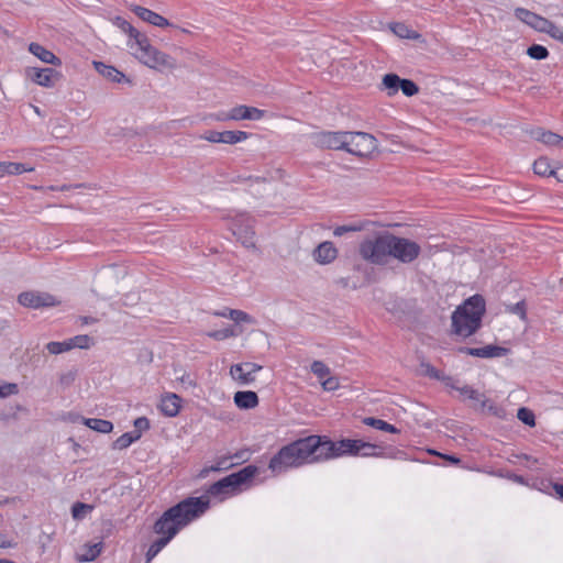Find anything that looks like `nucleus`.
Wrapping results in <instances>:
<instances>
[{
    "mask_svg": "<svg viewBox=\"0 0 563 563\" xmlns=\"http://www.w3.org/2000/svg\"><path fill=\"white\" fill-rule=\"evenodd\" d=\"M360 454V440L342 439L338 442L325 435H309L284 445L274 454L268 463V470L279 475L290 468L305 464L327 461L343 455Z\"/></svg>",
    "mask_w": 563,
    "mask_h": 563,
    "instance_id": "1",
    "label": "nucleus"
},
{
    "mask_svg": "<svg viewBox=\"0 0 563 563\" xmlns=\"http://www.w3.org/2000/svg\"><path fill=\"white\" fill-rule=\"evenodd\" d=\"M210 508L206 496L187 497L165 510L155 521L153 531L159 536L146 552L148 563L185 527L200 518Z\"/></svg>",
    "mask_w": 563,
    "mask_h": 563,
    "instance_id": "2",
    "label": "nucleus"
},
{
    "mask_svg": "<svg viewBox=\"0 0 563 563\" xmlns=\"http://www.w3.org/2000/svg\"><path fill=\"white\" fill-rule=\"evenodd\" d=\"M358 253L364 261L377 266L386 265L389 257L411 264L419 257L421 246L410 239L385 232L361 242Z\"/></svg>",
    "mask_w": 563,
    "mask_h": 563,
    "instance_id": "3",
    "label": "nucleus"
},
{
    "mask_svg": "<svg viewBox=\"0 0 563 563\" xmlns=\"http://www.w3.org/2000/svg\"><path fill=\"white\" fill-rule=\"evenodd\" d=\"M113 24L126 33L133 43H129L131 48L136 47L135 57L144 65L156 69H173L176 67V60L169 55L152 46L146 34L141 33L130 22L121 16L113 19Z\"/></svg>",
    "mask_w": 563,
    "mask_h": 563,
    "instance_id": "4",
    "label": "nucleus"
},
{
    "mask_svg": "<svg viewBox=\"0 0 563 563\" xmlns=\"http://www.w3.org/2000/svg\"><path fill=\"white\" fill-rule=\"evenodd\" d=\"M486 312V302L482 295L475 294L463 301L451 316L452 333L468 338L482 327Z\"/></svg>",
    "mask_w": 563,
    "mask_h": 563,
    "instance_id": "5",
    "label": "nucleus"
},
{
    "mask_svg": "<svg viewBox=\"0 0 563 563\" xmlns=\"http://www.w3.org/2000/svg\"><path fill=\"white\" fill-rule=\"evenodd\" d=\"M258 473L256 465H246L238 472L231 473L228 476L211 484L205 495L208 499L209 496L219 498L220 500L227 497L234 496L241 493L245 487H249L252 479Z\"/></svg>",
    "mask_w": 563,
    "mask_h": 563,
    "instance_id": "6",
    "label": "nucleus"
},
{
    "mask_svg": "<svg viewBox=\"0 0 563 563\" xmlns=\"http://www.w3.org/2000/svg\"><path fill=\"white\" fill-rule=\"evenodd\" d=\"M230 229L244 247H256L254 219L249 213L236 214L231 222Z\"/></svg>",
    "mask_w": 563,
    "mask_h": 563,
    "instance_id": "7",
    "label": "nucleus"
},
{
    "mask_svg": "<svg viewBox=\"0 0 563 563\" xmlns=\"http://www.w3.org/2000/svg\"><path fill=\"white\" fill-rule=\"evenodd\" d=\"M376 139L366 132H349L347 145L344 148L347 153L363 157L376 148Z\"/></svg>",
    "mask_w": 563,
    "mask_h": 563,
    "instance_id": "8",
    "label": "nucleus"
},
{
    "mask_svg": "<svg viewBox=\"0 0 563 563\" xmlns=\"http://www.w3.org/2000/svg\"><path fill=\"white\" fill-rule=\"evenodd\" d=\"M349 132L322 131L311 134L314 146L322 150H343L347 145Z\"/></svg>",
    "mask_w": 563,
    "mask_h": 563,
    "instance_id": "9",
    "label": "nucleus"
},
{
    "mask_svg": "<svg viewBox=\"0 0 563 563\" xmlns=\"http://www.w3.org/2000/svg\"><path fill=\"white\" fill-rule=\"evenodd\" d=\"M18 301L23 307L32 309L54 307L59 303L53 295L37 291L21 292L18 297Z\"/></svg>",
    "mask_w": 563,
    "mask_h": 563,
    "instance_id": "10",
    "label": "nucleus"
},
{
    "mask_svg": "<svg viewBox=\"0 0 563 563\" xmlns=\"http://www.w3.org/2000/svg\"><path fill=\"white\" fill-rule=\"evenodd\" d=\"M27 77L38 86L53 88L60 80L62 74L54 68L30 67L26 69Z\"/></svg>",
    "mask_w": 563,
    "mask_h": 563,
    "instance_id": "11",
    "label": "nucleus"
},
{
    "mask_svg": "<svg viewBox=\"0 0 563 563\" xmlns=\"http://www.w3.org/2000/svg\"><path fill=\"white\" fill-rule=\"evenodd\" d=\"M249 135L250 134L244 131L219 132L216 130H210L205 132V134L201 135V139L211 143L236 144L239 142L246 140Z\"/></svg>",
    "mask_w": 563,
    "mask_h": 563,
    "instance_id": "12",
    "label": "nucleus"
},
{
    "mask_svg": "<svg viewBox=\"0 0 563 563\" xmlns=\"http://www.w3.org/2000/svg\"><path fill=\"white\" fill-rule=\"evenodd\" d=\"M261 369V365L252 362H245L232 365L230 374L233 379L238 380L240 384L249 385L255 380V373Z\"/></svg>",
    "mask_w": 563,
    "mask_h": 563,
    "instance_id": "13",
    "label": "nucleus"
},
{
    "mask_svg": "<svg viewBox=\"0 0 563 563\" xmlns=\"http://www.w3.org/2000/svg\"><path fill=\"white\" fill-rule=\"evenodd\" d=\"M448 386L457 390L463 397L472 400L474 402L472 405L474 409L482 411L485 410L486 405L488 404V398H486L484 394H481L478 390L468 385H464L462 387L456 386L453 384V382L451 384L448 383Z\"/></svg>",
    "mask_w": 563,
    "mask_h": 563,
    "instance_id": "14",
    "label": "nucleus"
},
{
    "mask_svg": "<svg viewBox=\"0 0 563 563\" xmlns=\"http://www.w3.org/2000/svg\"><path fill=\"white\" fill-rule=\"evenodd\" d=\"M515 16L541 33H543L548 22L550 21L547 18H543L525 8H517L515 10Z\"/></svg>",
    "mask_w": 563,
    "mask_h": 563,
    "instance_id": "15",
    "label": "nucleus"
},
{
    "mask_svg": "<svg viewBox=\"0 0 563 563\" xmlns=\"http://www.w3.org/2000/svg\"><path fill=\"white\" fill-rule=\"evenodd\" d=\"M130 10L133 13H135L141 20H143L152 25H155L158 27H165V26L172 25L166 18H164L161 14H158L150 9H146L144 7H141L137 4H132V5H130Z\"/></svg>",
    "mask_w": 563,
    "mask_h": 563,
    "instance_id": "16",
    "label": "nucleus"
},
{
    "mask_svg": "<svg viewBox=\"0 0 563 563\" xmlns=\"http://www.w3.org/2000/svg\"><path fill=\"white\" fill-rule=\"evenodd\" d=\"M338 249L330 241L321 242L313 250V260L321 265H327L332 263L338 257Z\"/></svg>",
    "mask_w": 563,
    "mask_h": 563,
    "instance_id": "17",
    "label": "nucleus"
},
{
    "mask_svg": "<svg viewBox=\"0 0 563 563\" xmlns=\"http://www.w3.org/2000/svg\"><path fill=\"white\" fill-rule=\"evenodd\" d=\"M265 111L257 109L255 107H249V106H236L231 109V118L234 121L240 120H261L264 118Z\"/></svg>",
    "mask_w": 563,
    "mask_h": 563,
    "instance_id": "18",
    "label": "nucleus"
},
{
    "mask_svg": "<svg viewBox=\"0 0 563 563\" xmlns=\"http://www.w3.org/2000/svg\"><path fill=\"white\" fill-rule=\"evenodd\" d=\"M93 66H95V69L101 76H103L104 78H107L108 80H110L112 82H118V84L123 82V81L130 82V79L126 78V76L122 71L117 69L114 66L107 65L102 62H93Z\"/></svg>",
    "mask_w": 563,
    "mask_h": 563,
    "instance_id": "19",
    "label": "nucleus"
},
{
    "mask_svg": "<svg viewBox=\"0 0 563 563\" xmlns=\"http://www.w3.org/2000/svg\"><path fill=\"white\" fill-rule=\"evenodd\" d=\"M180 402L181 398L178 395L174 393L166 394L161 399L159 409L166 417H175L180 410Z\"/></svg>",
    "mask_w": 563,
    "mask_h": 563,
    "instance_id": "20",
    "label": "nucleus"
},
{
    "mask_svg": "<svg viewBox=\"0 0 563 563\" xmlns=\"http://www.w3.org/2000/svg\"><path fill=\"white\" fill-rule=\"evenodd\" d=\"M29 52L36 56L43 63L51 64L54 66L62 65V60L59 57H57L52 51L45 48L43 45L38 43H30Z\"/></svg>",
    "mask_w": 563,
    "mask_h": 563,
    "instance_id": "21",
    "label": "nucleus"
},
{
    "mask_svg": "<svg viewBox=\"0 0 563 563\" xmlns=\"http://www.w3.org/2000/svg\"><path fill=\"white\" fill-rule=\"evenodd\" d=\"M233 399L240 409H253L258 405V396L253 390H239L234 394Z\"/></svg>",
    "mask_w": 563,
    "mask_h": 563,
    "instance_id": "22",
    "label": "nucleus"
},
{
    "mask_svg": "<svg viewBox=\"0 0 563 563\" xmlns=\"http://www.w3.org/2000/svg\"><path fill=\"white\" fill-rule=\"evenodd\" d=\"M34 168L23 163L0 162V177L4 175H20L26 172H33Z\"/></svg>",
    "mask_w": 563,
    "mask_h": 563,
    "instance_id": "23",
    "label": "nucleus"
},
{
    "mask_svg": "<svg viewBox=\"0 0 563 563\" xmlns=\"http://www.w3.org/2000/svg\"><path fill=\"white\" fill-rule=\"evenodd\" d=\"M358 455L364 456V457H385V456L391 457V455L385 454L383 446H380L378 444L365 442L363 440H360V454Z\"/></svg>",
    "mask_w": 563,
    "mask_h": 563,
    "instance_id": "24",
    "label": "nucleus"
},
{
    "mask_svg": "<svg viewBox=\"0 0 563 563\" xmlns=\"http://www.w3.org/2000/svg\"><path fill=\"white\" fill-rule=\"evenodd\" d=\"M243 333V329L236 325H230L221 330H214L207 333V335L217 341H222L228 338L239 336Z\"/></svg>",
    "mask_w": 563,
    "mask_h": 563,
    "instance_id": "25",
    "label": "nucleus"
},
{
    "mask_svg": "<svg viewBox=\"0 0 563 563\" xmlns=\"http://www.w3.org/2000/svg\"><path fill=\"white\" fill-rule=\"evenodd\" d=\"M400 82L401 78L397 74H386L382 79V89H386L387 95L391 97L399 91Z\"/></svg>",
    "mask_w": 563,
    "mask_h": 563,
    "instance_id": "26",
    "label": "nucleus"
},
{
    "mask_svg": "<svg viewBox=\"0 0 563 563\" xmlns=\"http://www.w3.org/2000/svg\"><path fill=\"white\" fill-rule=\"evenodd\" d=\"M84 424L101 433H110L113 430V423L104 419L85 418Z\"/></svg>",
    "mask_w": 563,
    "mask_h": 563,
    "instance_id": "27",
    "label": "nucleus"
},
{
    "mask_svg": "<svg viewBox=\"0 0 563 563\" xmlns=\"http://www.w3.org/2000/svg\"><path fill=\"white\" fill-rule=\"evenodd\" d=\"M362 422L365 426L372 427V428L380 430V431H385V432H389V433H399V430L394 424H390V423L386 422L385 420H382V419H378L375 417H366L362 420Z\"/></svg>",
    "mask_w": 563,
    "mask_h": 563,
    "instance_id": "28",
    "label": "nucleus"
},
{
    "mask_svg": "<svg viewBox=\"0 0 563 563\" xmlns=\"http://www.w3.org/2000/svg\"><path fill=\"white\" fill-rule=\"evenodd\" d=\"M509 353V349L498 345H486L481 347L482 358L503 357Z\"/></svg>",
    "mask_w": 563,
    "mask_h": 563,
    "instance_id": "29",
    "label": "nucleus"
},
{
    "mask_svg": "<svg viewBox=\"0 0 563 563\" xmlns=\"http://www.w3.org/2000/svg\"><path fill=\"white\" fill-rule=\"evenodd\" d=\"M140 439V433L125 432L120 435L113 443V450H124L129 448L133 442Z\"/></svg>",
    "mask_w": 563,
    "mask_h": 563,
    "instance_id": "30",
    "label": "nucleus"
},
{
    "mask_svg": "<svg viewBox=\"0 0 563 563\" xmlns=\"http://www.w3.org/2000/svg\"><path fill=\"white\" fill-rule=\"evenodd\" d=\"M229 462H230V457H227V456H222V457L218 459V461L216 462L214 465L203 467L199 473V477L205 478L206 476H208V474L210 472H220V471L228 470L229 467H231L233 465Z\"/></svg>",
    "mask_w": 563,
    "mask_h": 563,
    "instance_id": "31",
    "label": "nucleus"
},
{
    "mask_svg": "<svg viewBox=\"0 0 563 563\" xmlns=\"http://www.w3.org/2000/svg\"><path fill=\"white\" fill-rule=\"evenodd\" d=\"M552 165L547 157H540L533 163V172L536 175L542 177H550L552 173Z\"/></svg>",
    "mask_w": 563,
    "mask_h": 563,
    "instance_id": "32",
    "label": "nucleus"
},
{
    "mask_svg": "<svg viewBox=\"0 0 563 563\" xmlns=\"http://www.w3.org/2000/svg\"><path fill=\"white\" fill-rule=\"evenodd\" d=\"M102 547V542H98L92 545H85V552L80 554L79 560L81 562L93 561L101 553Z\"/></svg>",
    "mask_w": 563,
    "mask_h": 563,
    "instance_id": "33",
    "label": "nucleus"
},
{
    "mask_svg": "<svg viewBox=\"0 0 563 563\" xmlns=\"http://www.w3.org/2000/svg\"><path fill=\"white\" fill-rule=\"evenodd\" d=\"M228 318L233 320L235 322L236 327H240L239 324L242 322H245V323H254L255 322V320L252 316H250L249 313H246L242 310H236V309H228Z\"/></svg>",
    "mask_w": 563,
    "mask_h": 563,
    "instance_id": "34",
    "label": "nucleus"
},
{
    "mask_svg": "<svg viewBox=\"0 0 563 563\" xmlns=\"http://www.w3.org/2000/svg\"><path fill=\"white\" fill-rule=\"evenodd\" d=\"M73 349H89L93 344V339L88 334H79L67 339Z\"/></svg>",
    "mask_w": 563,
    "mask_h": 563,
    "instance_id": "35",
    "label": "nucleus"
},
{
    "mask_svg": "<svg viewBox=\"0 0 563 563\" xmlns=\"http://www.w3.org/2000/svg\"><path fill=\"white\" fill-rule=\"evenodd\" d=\"M390 30L400 38H416L418 36L405 23L400 22L390 24Z\"/></svg>",
    "mask_w": 563,
    "mask_h": 563,
    "instance_id": "36",
    "label": "nucleus"
},
{
    "mask_svg": "<svg viewBox=\"0 0 563 563\" xmlns=\"http://www.w3.org/2000/svg\"><path fill=\"white\" fill-rule=\"evenodd\" d=\"M365 228H366V222L339 225L333 230V234L335 236H342L346 233L363 231Z\"/></svg>",
    "mask_w": 563,
    "mask_h": 563,
    "instance_id": "37",
    "label": "nucleus"
},
{
    "mask_svg": "<svg viewBox=\"0 0 563 563\" xmlns=\"http://www.w3.org/2000/svg\"><path fill=\"white\" fill-rule=\"evenodd\" d=\"M527 54L532 59L542 60V59L548 58L549 51L543 45L532 44L531 46L528 47Z\"/></svg>",
    "mask_w": 563,
    "mask_h": 563,
    "instance_id": "38",
    "label": "nucleus"
},
{
    "mask_svg": "<svg viewBox=\"0 0 563 563\" xmlns=\"http://www.w3.org/2000/svg\"><path fill=\"white\" fill-rule=\"evenodd\" d=\"M517 418L528 427L536 426V416L533 411L527 407H520L517 411Z\"/></svg>",
    "mask_w": 563,
    "mask_h": 563,
    "instance_id": "39",
    "label": "nucleus"
},
{
    "mask_svg": "<svg viewBox=\"0 0 563 563\" xmlns=\"http://www.w3.org/2000/svg\"><path fill=\"white\" fill-rule=\"evenodd\" d=\"M92 509L93 507L91 505L77 501L71 506V516L75 520H81Z\"/></svg>",
    "mask_w": 563,
    "mask_h": 563,
    "instance_id": "40",
    "label": "nucleus"
},
{
    "mask_svg": "<svg viewBox=\"0 0 563 563\" xmlns=\"http://www.w3.org/2000/svg\"><path fill=\"white\" fill-rule=\"evenodd\" d=\"M46 350L54 355L67 352L71 350V345L69 344L68 340H65L63 342H56L52 341L46 344Z\"/></svg>",
    "mask_w": 563,
    "mask_h": 563,
    "instance_id": "41",
    "label": "nucleus"
},
{
    "mask_svg": "<svg viewBox=\"0 0 563 563\" xmlns=\"http://www.w3.org/2000/svg\"><path fill=\"white\" fill-rule=\"evenodd\" d=\"M506 311L518 316L522 321L527 320V303L525 300H520L515 305L506 306Z\"/></svg>",
    "mask_w": 563,
    "mask_h": 563,
    "instance_id": "42",
    "label": "nucleus"
},
{
    "mask_svg": "<svg viewBox=\"0 0 563 563\" xmlns=\"http://www.w3.org/2000/svg\"><path fill=\"white\" fill-rule=\"evenodd\" d=\"M399 90H401L406 97H412L419 92V86L411 79L401 78Z\"/></svg>",
    "mask_w": 563,
    "mask_h": 563,
    "instance_id": "43",
    "label": "nucleus"
},
{
    "mask_svg": "<svg viewBox=\"0 0 563 563\" xmlns=\"http://www.w3.org/2000/svg\"><path fill=\"white\" fill-rule=\"evenodd\" d=\"M560 135L551 131H540L537 140L550 146H558Z\"/></svg>",
    "mask_w": 563,
    "mask_h": 563,
    "instance_id": "44",
    "label": "nucleus"
},
{
    "mask_svg": "<svg viewBox=\"0 0 563 563\" xmlns=\"http://www.w3.org/2000/svg\"><path fill=\"white\" fill-rule=\"evenodd\" d=\"M423 366L426 367V375L429 376L430 378L442 380L445 383L446 386L448 383L451 384L453 382L452 377L444 376L443 373L437 369L434 366L430 364H423Z\"/></svg>",
    "mask_w": 563,
    "mask_h": 563,
    "instance_id": "45",
    "label": "nucleus"
},
{
    "mask_svg": "<svg viewBox=\"0 0 563 563\" xmlns=\"http://www.w3.org/2000/svg\"><path fill=\"white\" fill-rule=\"evenodd\" d=\"M310 368L311 372L321 380L331 373L330 368L322 361H313Z\"/></svg>",
    "mask_w": 563,
    "mask_h": 563,
    "instance_id": "46",
    "label": "nucleus"
},
{
    "mask_svg": "<svg viewBox=\"0 0 563 563\" xmlns=\"http://www.w3.org/2000/svg\"><path fill=\"white\" fill-rule=\"evenodd\" d=\"M541 484V487L539 488L540 490H548L550 487L555 492L556 496L559 497V499H561L563 501V484L561 483H553L549 479H542L540 482Z\"/></svg>",
    "mask_w": 563,
    "mask_h": 563,
    "instance_id": "47",
    "label": "nucleus"
},
{
    "mask_svg": "<svg viewBox=\"0 0 563 563\" xmlns=\"http://www.w3.org/2000/svg\"><path fill=\"white\" fill-rule=\"evenodd\" d=\"M134 427L135 430L131 431L132 433H140V437L142 435L143 431H146L150 429V420L146 417H139L134 420Z\"/></svg>",
    "mask_w": 563,
    "mask_h": 563,
    "instance_id": "48",
    "label": "nucleus"
},
{
    "mask_svg": "<svg viewBox=\"0 0 563 563\" xmlns=\"http://www.w3.org/2000/svg\"><path fill=\"white\" fill-rule=\"evenodd\" d=\"M322 388L327 391L336 390L340 386L339 379L334 376H327L321 380Z\"/></svg>",
    "mask_w": 563,
    "mask_h": 563,
    "instance_id": "49",
    "label": "nucleus"
},
{
    "mask_svg": "<svg viewBox=\"0 0 563 563\" xmlns=\"http://www.w3.org/2000/svg\"><path fill=\"white\" fill-rule=\"evenodd\" d=\"M19 388L14 383H7L0 386V398L18 394Z\"/></svg>",
    "mask_w": 563,
    "mask_h": 563,
    "instance_id": "50",
    "label": "nucleus"
},
{
    "mask_svg": "<svg viewBox=\"0 0 563 563\" xmlns=\"http://www.w3.org/2000/svg\"><path fill=\"white\" fill-rule=\"evenodd\" d=\"M543 33L549 34L554 40H559L563 33V29L555 25L552 21H549Z\"/></svg>",
    "mask_w": 563,
    "mask_h": 563,
    "instance_id": "51",
    "label": "nucleus"
},
{
    "mask_svg": "<svg viewBox=\"0 0 563 563\" xmlns=\"http://www.w3.org/2000/svg\"><path fill=\"white\" fill-rule=\"evenodd\" d=\"M484 411H487L492 416H495L498 418H503L504 413H505V410L501 407L493 404L489 399H488V404L486 405V408Z\"/></svg>",
    "mask_w": 563,
    "mask_h": 563,
    "instance_id": "52",
    "label": "nucleus"
},
{
    "mask_svg": "<svg viewBox=\"0 0 563 563\" xmlns=\"http://www.w3.org/2000/svg\"><path fill=\"white\" fill-rule=\"evenodd\" d=\"M504 477H506L507 479L509 481H512L517 484H520V485H528L526 478L521 475H518L516 473H512V472H507L505 475H503Z\"/></svg>",
    "mask_w": 563,
    "mask_h": 563,
    "instance_id": "53",
    "label": "nucleus"
},
{
    "mask_svg": "<svg viewBox=\"0 0 563 563\" xmlns=\"http://www.w3.org/2000/svg\"><path fill=\"white\" fill-rule=\"evenodd\" d=\"M459 352L462 354L481 357V347L461 346L459 347Z\"/></svg>",
    "mask_w": 563,
    "mask_h": 563,
    "instance_id": "54",
    "label": "nucleus"
},
{
    "mask_svg": "<svg viewBox=\"0 0 563 563\" xmlns=\"http://www.w3.org/2000/svg\"><path fill=\"white\" fill-rule=\"evenodd\" d=\"M550 177H554L558 181L563 183V166L552 167V173Z\"/></svg>",
    "mask_w": 563,
    "mask_h": 563,
    "instance_id": "55",
    "label": "nucleus"
},
{
    "mask_svg": "<svg viewBox=\"0 0 563 563\" xmlns=\"http://www.w3.org/2000/svg\"><path fill=\"white\" fill-rule=\"evenodd\" d=\"M442 459H444L445 461L450 462L451 464H460L461 463V460L455 456V455H450V454H440Z\"/></svg>",
    "mask_w": 563,
    "mask_h": 563,
    "instance_id": "56",
    "label": "nucleus"
},
{
    "mask_svg": "<svg viewBox=\"0 0 563 563\" xmlns=\"http://www.w3.org/2000/svg\"><path fill=\"white\" fill-rule=\"evenodd\" d=\"M216 120H218V121L232 120V118H231V110L229 112H221V113L217 114L216 115Z\"/></svg>",
    "mask_w": 563,
    "mask_h": 563,
    "instance_id": "57",
    "label": "nucleus"
},
{
    "mask_svg": "<svg viewBox=\"0 0 563 563\" xmlns=\"http://www.w3.org/2000/svg\"><path fill=\"white\" fill-rule=\"evenodd\" d=\"M239 180H255L257 183H261V181H265L266 179L263 178V177H253V176H247L245 178H242V177H239Z\"/></svg>",
    "mask_w": 563,
    "mask_h": 563,
    "instance_id": "58",
    "label": "nucleus"
},
{
    "mask_svg": "<svg viewBox=\"0 0 563 563\" xmlns=\"http://www.w3.org/2000/svg\"><path fill=\"white\" fill-rule=\"evenodd\" d=\"M519 459H523L528 462H532L533 464H537L538 463V460L536 457H532L530 455H527V454H521L518 456Z\"/></svg>",
    "mask_w": 563,
    "mask_h": 563,
    "instance_id": "59",
    "label": "nucleus"
},
{
    "mask_svg": "<svg viewBox=\"0 0 563 563\" xmlns=\"http://www.w3.org/2000/svg\"><path fill=\"white\" fill-rule=\"evenodd\" d=\"M81 324H88L95 322L96 319L92 317H80Z\"/></svg>",
    "mask_w": 563,
    "mask_h": 563,
    "instance_id": "60",
    "label": "nucleus"
},
{
    "mask_svg": "<svg viewBox=\"0 0 563 563\" xmlns=\"http://www.w3.org/2000/svg\"><path fill=\"white\" fill-rule=\"evenodd\" d=\"M228 309H229V308H225V309H223L222 311H216L213 314H214V316H218V317H224V318H228Z\"/></svg>",
    "mask_w": 563,
    "mask_h": 563,
    "instance_id": "61",
    "label": "nucleus"
},
{
    "mask_svg": "<svg viewBox=\"0 0 563 563\" xmlns=\"http://www.w3.org/2000/svg\"><path fill=\"white\" fill-rule=\"evenodd\" d=\"M180 380H181V383H184V384L188 383V384H189V385H191V386H195V385H196V384H195V383L189 378V376H183V377L180 378Z\"/></svg>",
    "mask_w": 563,
    "mask_h": 563,
    "instance_id": "62",
    "label": "nucleus"
},
{
    "mask_svg": "<svg viewBox=\"0 0 563 563\" xmlns=\"http://www.w3.org/2000/svg\"><path fill=\"white\" fill-rule=\"evenodd\" d=\"M558 146L563 148V136H561V135H560L559 142H558Z\"/></svg>",
    "mask_w": 563,
    "mask_h": 563,
    "instance_id": "63",
    "label": "nucleus"
},
{
    "mask_svg": "<svg viewBox=\"0 0 563 563\" xmlns=\"http://www.w3.org/2000/svg\"><path fill=\"white\" fill-rule=\"evenodd\" d=\"M0 563H14V562L7 560V559H0Z\"/></svg>",
    "mask_w": 563,
    "mask_h": 563,
    "instance_id": "64",
    "label": "nucleus"
}]
</instances>
